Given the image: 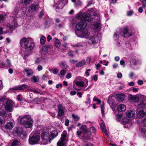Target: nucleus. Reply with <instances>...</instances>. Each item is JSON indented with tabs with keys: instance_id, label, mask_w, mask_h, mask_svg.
Segmentation results:
<instances>
[{
	"instance_id": "f257e3e1",
	"label": "nucleus",
	"mask_w": 146,
	"mask_h": 146,
	"mask_svg": "<svg viewBox=\"0 0 146 146\" xmlns=\"http://www.w3.org/2000/svg\"><path fill=\"white\" fill-rule=\"evenodd\" d=\"M90 11L93 15V19L90 17L89 14L86 13H78L76 15V17L81 21L84 20L87 21L93 22L94 23L93 25L94 28L95 29L99 28L100 26V17L98 11L94 8H92Z\"/></svg>"
},
{
	"instance_id": "f03ea898",
	"label": "nucleus",
	"mask_w": 146,
	"mask_h": 146,
	"mask_svg": "<svg viewBox=\"0 0 146 146\" xmlns=\"http://www.w3.org/2000/svg\"><path fill=\"white\" fill-rule=\"evenodd\" d=\"M93 33L90 32L87 29L85 28L84 30L76 32V34L77 36L81 38H85L89 39L88 42L89 44H94L98 42L99 40L98 37L93 36Z\"/></svg>"
},
{
	"instance_id": "7ed1b4c3",
	"label": "nucleus",
	"mask_w": 146,
	"mask_h": 146,
	"mask_svg": "<svg viewBox=\"0 0 146 146\" xmlns=\"http://www.w3.org/2000/svg\"><path fill=\"white\" fill-rule=\"evenodd\" d=\"M130 30L127 27H125L123 29H118L114 34L113 38L115 40H117L119 37V35L122 36L127 37L131 35L130 33Z\"/></svg>"
},
{
	"instance_id": "20e7f679",
	"label": "nucleus",
	"mask_w": 146,
	"mask_h": 146,
	"mask_svg": "<svg viewBox=\"0 0 146 146\" xmlns=\"http://www.w3.org/2000/svg\"><path fill=\"white\" fill-rule=\"evenodd\" d=\"M21 46L24 47L27 51L30 50L32 49L35 46L34 43L31 39L24 38L20 41Z\"/></svg>"
},
{
	"instance_id": "39448f33",
	"label": "nucleus",
	"mask_w": 146,
	"mask_h": 146,
	"mask_svg": "<svg viewBox=\"0 0 146 146\" xmlns=\"http://www.w3.org/2000/svg\"><path fill=\"white\" fill-rule=\"evenodd\" d=\"M39 132L41 134V144L46 145L51 143L49 134L48 132L44 129H41L39 130Z\"/></svg>"
},
{
	"instance_id": "423d86ee",
	"label": "nucleus",
	"mask_w": 146,
	"mask_h": 146,
	"mask_svg": "<svg viewBox=\"0 0 146 146\" xmlns=\"http://www.w3.org/2000/svg\"><path fill=\"white\" fill-rule=\"evenodd\" d=\"M20 122L24 125L25 127L26 128L31 127L33 126V120L29 115H25L20 120Z\"/></svg>"
},
{
	"instance_id": "0eeeda50",
	"label": "nucleus",
	"mask_w": 146,
	"mask_h": 146,
	"mask_svg": "<svg viewBox=\"0 0 146 146\" xmlns=\"http://www.w3.org/2000/svg\"><path fill=\"white\" fill-rule=\"evenodd\" d=\"M67 140V132L64 131L62 133L60 140L57 142V146H66V143Z\"/></svg>"
},
{
	"instance_id": "6e6552de",
	"label": "nucleus",
	"mask_w": 146,
	"mask_h": 146,
	"mask_svg": "<svg viewBox=\"0 0 146 146\" xmlns=\"http://www.w3.org/2000/svg\"><path fill=\"white\" fill-rule=\"evenodd\" d=\"M76 18L79 19L81 21L80 22L78 23L76 25V32H78L79 31H81L84 30L86 28L87 25L86 22V21L84 20L81 21L79 19L77 18L76 17Z\"/></svg>"
},
{
	"instance_id": "1a4fd4ad",
	"label": "nucleus",
	"mask_w": 146,
	"mask_h": 146,
	"mask_svg": "<svg viewBox=\"0 0 146 146\" xmlns=\"http://www.w3.org/2000/svg\"><path fill=\"white\" fill-rule=\"evenodd\" d=\"M40 139V136L38 134H35L33 136L29 137V141L31 145L36 144L39 141Z\"/></svg>"
},
{
	"instance_id": "9d476101",
	"label": "nucleus",
	"mask_w": 146,
	"mask_h": 146,
	"mask_svg": "<svg viewBox=\"0 0 146 146\" xmlns=\"http://www.w3.org/2000/svg\"><path fill=\"white\" fill-rule=\"evenodd\" d=\"M80 129L84 133V135L83 136L84 138L87 140H88L91 136V134L90 133L88 135V129L86 126L84 125L81 126Z\"/></svg>"
},
{
	"instance_id": "9b49d317",
	"label": "nucleus",
	"mask_w": 146,
	"mask_h": 146,
	"mask_svg": "<svg viewBox=\"0 0 146 146\" xmlns=\"http://www.w3.org/2000/svg\"><path fill=\"white\" fill-rule=\"evenodd\" d=\"M88 84V81L87 79H83L77 81L76 82V84L77 86L82 87L85 86L86 87Z\"/></svg>"
},
{
	"instance_id": "f8f14e48",
	"label": "nucleus",
	"mask_w": 146,
	"mask_h": 146,
	"mask_svg": "<svg viewBox=\"0 0 146 146\" xmlns=\"http://www.w3.org/2000/svg\"><path fill=\"white\" fill-rule=\"evenodd\" d=\"M56 9H62L64 5V0H54Z\"/></svg>"
},
{
	"instance_id": "ddd939ff",
	"label": "nucleus",
	"mask_w": 146,
	"mask_h": 146,
	"mask_svg": "<svg viewBox=\"0 0 146 146\" xmlns=\"http://www.w3.org/2000/svg\"><path fill=\"white\" fill-rule=\"evenodd\" d=\"M58 118L60 119V117L64 115L65 109L62 105L60 104L58 105Z\"/></svg>"
},
{
	"instance_id": "4468645a",
	"label": "nucleus",
	"mask_w": 146,
	"mask_h": 146,
	"mask_svg": "<svg viewBox=\"0 0 146 146\" xmlns=\"http://www.w3.org/2000/svg\"><path fill=\"white\" fill-rule=\"evenodd\" d=\"M13 107V103L10 100H7L6 102V105L5 106V110L9 111H12Z\"/></svg>"
},
{
	"instance_id": "2eb2a0df",
	"label": "nucleus",
	"mask_w": 146,
	"mask_h": 146,
	"mask_svg": "<svg viewBox=\"0 0 146 146\" xmlns=\"http://www.w3.org/2000/svg\"><path fill=\"white\" fill-rule=\"evenodd\" d=\"M146 115V111L141 110L137 111V116L139 118H141Z\"/></svg>"
},
{
	"instance_id": "dca6fc26",
	"label": "nucleus",
	"mask_w": 146,
	"mask_h": 146,
	"mask_svg": "<svg viewBox=\"0 0 146 146\" xmlns=\"http://www.w3.org/2000/svg\"><path fill=\"white\" fill-rule=\"evenodd\" d=\"M24 73L27 76L30 77L33 74V71L28 68H25L24 70Z\"/></svg>"
},
{
	"instance_id": "f3484780",
	"label": "nucleus",
	"mask_w": 146,
	"mask_h": 146,
	"mask_svg": "<svg viewBox=\"0 0 146 146\" xmlns=\"http://www.w3.org/2000/svg\"><path fill=\"white\" fill-rule=\"evenodd\" d=\"M28 86L26 84H23L21 86H15L10 89L11 90H21L28 88Z\"/></svg>"
},
{
	"instance_id": "a211bd4d",
	"label": "nucleus",
	"mask_w": 146,
	"mask_h": 146,
	"mask_svg": "<svg viewBox=\"0 0 146 146\" xmlns=\"http://www.w3.org/2000/svg\"><path fill=\"white\" fill-rule=\"evenodd\" d=\"M128 98L129 100L133 102H137L139 100V96L137 95L133 96L130 94L128 96Z\"/></svg>"
},
{
	"instance_id": "6ab92c4d",
	"label": "nucleus",
	"mask_w": 146,
	"mask_h": 146,
	"mask_svg": "<svg viewBox=\"0 0 146 146\" xmlns=\"http://www.w3.org/2000/svg\"><path fill=\"white\" fill-rule=\"evenodd\" d=\"M38 5L32 4L28 7V10L31 12L36 11L38 8Z\"/></svg>"
},
{
	"instance_id": "aec40b11",
	"label": "nucleus",
	"mask_w": 146,
	"mask_h": 146,
	"mask_svg": "<svg viewBox=\"0 0 146 146\" xmlns=\"http://www.w3.org/2000/svg\"><path fill=\"white\" fill-rule=\"evenodd\" d=\"M125 97V95L123 94H118L117 95V100L119 102H122Z\"/></svg>"
},
{
	"instance_id": "412c9836",
	"label": "nucleus",
	"mask_w": 146,
	"mask_h": 146,
	"mask_svg": "<svg viewBox=\"0 0 146 146\" xmlns=\"http://www.w3.org/2000/svg\"><path fill=\"white\" fill-rule=\"evenodd\" d=\"M51 47L50 45H46L42 47L41 53L43 55H45L48 50Z\"/></svg>"
},
{
	"instance_id": "4be33fe9",
	"label": "nucleus",
	"mask_w": 146,
	"mask_h": 146,
	"mask_svg": "<svg viewBox=\"0 0 146 146\" xmlns=\"http://www.w3.org/2000/svg\"><path fill=\"white\" fill-rule=\"evenodd\" d=\"M58 135V132L56 131H54L51 132L50 133L49 136L51 141L54 137H56Z\"/></svg>"
},
{
	"instance_id": "5701e85b",
	"label": "nucleus",
	"mask_w": 146,
	"mask_h": 146,
	"mask_svg": "<svg viewBox=\"0 0 146 146\" xmlns=\"http://www.w3.org/2000/svg\"><path fill=\"white\" fill-rule=\"evenodd\" d=\"M23 131V129L21 127L15 128L14 129V132L17 134L18 135L20 136Z\"/></svg>"
},
{
	"instance_id": "b1692460",
	"label": "nucleus",
	"mask_w": 146,
	"mask_h": 146,
	"mask_svg": "<svg viewBox=\"0 0 146 146\" xmlns=\"http://www.w3.org/2000/svg\"><path fill=\"white\" fill-rule=\"evenodd\" d=\"M5 27L7 28V32H7H12V31L13 30L14 26L13 24H8Z\"/></svg>"
},
{
	"instance_id": "393cba45",
	"label": "nucleus",
	"mask_w": 146,
	"mask_h": 146,
	"mask_svg": "<svg viewBox=\"0 0 146 146\" xmlns=\"http://www.w3.org/2000/svg\"><path fill=\"white\" fill-rule=\"evenodd\" d=\"M126 109L125 106L123 104H120L117 107V109L118 111L122 112L125 111Z\"/></svg>"
},
{
	"instance_id": "a878e982",
	"label": "nucleus",
	"mask_w": 146,
	"mask_h": 146,
	"mask_svg": "<svg viewBox=\"0 0 146 146\" xmlns=\"http://www.w3.org/2000/svg\"><path fill=\"white\" fill-rule=\"evenodd\" d=\"M13 127V123L11 122H8L5 126V127L6 129L10 130Z\"/></svg>"
},
{
	"instance_id": "bb28decb",
	"label": "nucleus",
	"mask_w": 146,
	"mask_h": 146,
	"mask_svg": "<svg viewBox=\"0 0 146 146\" xmlns=\"http://www.w3.org/2000/svg\"><path fill=\"white\" fill-rule=\"evenodd\" d=\"M126 115L128 117H132L135 115V112L131 110L128 111L126 113Z\"/></svg>"
},
{
	"instance_id": "cd10ccee",
	"label": "nucleus",
	"mask_w": 146,
	"mask_h": 146,
	"mask_svg": "<svg viewBox=\"0 0 146 146\" xmlns=\"http://www.w3.org/2000/svg\"><path fill=\"white\" fill-rule=\"evenodd\" d=\"M140 130L144 137H146V127H141L140 128Z\"/></svg>"
},
{
	"instance_id": "c85d7f7f",
	"label": "nucleus",
	"mask_w": 146,
	"mask_h": 146,
	"mask_svg": "<svg viewBox=\"0 0 146 146\" xmlns=\"http://www.w3.org/2000/svg\"><path fill=\"white\" fill-rule=\"evenodd\" d=\"M86 64V62L85 60H82L78 62L76 64L77 67H80Z\"/></svg>"
},
{
	"instance_id": "c756f323",
	"label": "nucleus",
	"mask_w": 146,
	"mask_h": 146,
	"mask_svg": "<svg viewBox=\"0 0 146 146\" xmlns=\"http://www.w3.org/2000/svg\"><path fill=\"white\" fill-rule=\"evenodd\" d=\"M101 129L103 133L107 135V131L106 128L105 126L104 123H102L100 125Z\"/></svg>"
},
{
	"instance_id": "7c9ffc66",
	"label": "nucleus",
	"mask_w": 146,
	"mask_h": 146,
	"mask_svg": "<svg viewBox=\"0 0 146 146\" xmlns=\"http://www.w3.org/2000/svg\"><path fill=\"white\" fill-rule=\"evenodd\" d=\"M54 40L55 42L54 44L55 46L57 47H59L60 46V41L56 38H54Z\"/></svg>"
},
{
	"instance_id": "2f4dec72",
	"label": "nucleus",
	"mask_w": 146,
	"mask_h": 146,
	"mask_svg": "<svg viewBox=\"0 0 146 146\" xmlns=\"http://www.w3.org/2000/svg\"><path fill=\"white\" fill-rule=\"evenodd\" d=\"M96 131V129L95 127H94L93 126L91 127L90 129L89 130V131L88 132V135L90 133L91 134V133H94Z\"/></svg>"
},
{
	"instance_id": "473e14b6",
	"label": "nucleus",
	"mask_w": 146,
	"mask_h": 146,
	"mask_svg": "<svg viewBox=\"0 0 146 146\" xmlns=\"http://www.w3.org/2000/svg\"><path fill=\"white\" fill-rule=\"evenodd\" d=\"M123 121L124 125L129 122H131L130 119L128 117H125L123 119Z\"/></svg>"
},
{
	"instance_id": "72a5a7b5",
	"label": "nucleus",
	"mask_w": 146,
	"mask_h": 146,
	"mask_svg": "<svg viewBox=\"0 0 146 146\" xmlns=\"http://www.w3.org/2000/svg\"><path fill=\"white\" fill-rule=\"evenodd\" d=\"M59 65L60 66L62 67V68L66 69L67 67V66L64 62H62L59 64Z\"/></svg>"
},
{
	"instance_id": "f704fd0d",
	"label": "nucleus",
	"mask_w": 146,
	"mask_h": 146,
	"mask_svg": "<svg viewBox=\"0 0 146 146\" xmlns=\"http://www.w3.org/2000/svg\"><path fill=\"white\" fill-rule=\"evenodd\" d=\"M31 79L35 82H38L39 80V78L38 77H36L34 75L32 76L31 78Z\"/></svg>"
},
{
	"instance_id": "c9c22d12",
	"label": "nucleus",
	"mask_w": 146,
	"mask_h": 146,
	"mask_svg": "<svg viewBox=\"0 0 146 146\" xmlns=\"http://www.w3.org/2000/svg\"><path fill=\"white\" fill-rule=\"evenodd\" d=\"M82 4V1L80 0H78L76 2L74 3L75 6H81Z\"/></svg>"
},
{
	"instance_id": "e433bc0d",
	"label": "nucleus",
	"mask_w": 146,
	"mask_h": 146,
	"mask_svg": "<svg viewBox=\"0 0 146 146\" xmlns=\"http://www.w3.org/2000/svg\"><path fill=\"white\" fill-rule=\"evenodd\" d=\"M22 139H24L27 136V134L25 132H24L23 131L20 136Z\"/></svg>"
},
{
	"instance_id": "4c0bfd02",
	"label": "nucleus",
	"mask_w": 146,
	"mask_h": 146,
	"mask_svg": "<svg viewBox=\"0 0 146 146\" xmlns=\"http://www.w3.org/2000/svg\"><path fill=\"white\" fill-rule=\"evenodd\" d=\"M46 41V38L45 37L42 36H41L40 38V42L42 44H44Z\"/></svg>"
},
{
	"instance_id": "58836bf2",
	"label": "nucleus",
	"mask_w": 146,
	"mask_h": 146,
	"mask_svg": "<svg viewBox=\"0 0 146 146\" xmlns=\"http://www.w3.org/2000/svg\"><path fill=\"white\" fill-rule=\"evenodd\" d=\"M138 106L139 107L144 108L146 106V103L143 102H141Z\"/></svg>"
},
{
	"instance_id": "ea45409f",
	"label": "nucleus",
	"mask_w": 146,
	"mask_h": 146,
	"mask_svg": "<svg viewBox=\"0 0 146 146\" xmlns=\"http://www.w3.org/2000/svg\"><path fill=\"white\" fill-rule=\"evenodd\" d=\"M104 104H103L101 105L100 106L101 111V113L102 115H104Z\"/></svg>"
},
{
	"instance_id": "a19ab883",
	"label": "nucleus",
	"mask_w": 146,
	"mask_h": 146,
	"mask_svg": "<svg viewBox=\"0 0 146 146\" xmlns=\"http://www.w3.org/2000/svg\"><path fill=\"white\" fill-rule=\"evenodd\" d=\"M132 123L131 122H129L124 125V126L125 127L128 128L132 125Z\"/></svg>"
},
{
	"instance_id": "79ce46f5",
	"label": "nucleus",
	"mask_w": 146,
	"mask_h": 146,
	"mask_svg": "<svg viewBox=\"0 0 146 146\" xmlns=\"http://www.w3.org/2000/svg\"><path fill=\"white\" fill-rule=\"evenodd\" d=\"M32 0H23L24 3L27 5L29 4L31 2Z\"/></svg>"
},
{
	"instance_id": "37998d69",
	"label": "nucleus",
	"mask_w": 146,
	"mask_h": 146,
	"mask_svg": "<svg viewBox=\"0 0 146 146\" xmlns=\"http://www.w3.org/2000/svg\"><path fill=\"white\" fill-rule=\"evenodd\" d=\"M19 143L18 141L16 140H14L11 144V146H15L17 144Z\"/></svg>"
},
{
	"instance_id": "c03bdc74",
	"label": "nucleus",
	"mask_w": 146,
	"mask_h": 146,
	"mask_svg": "<svg viewBox=\"0 0 146 146\" xmlns=\"http://www.w3.org/2000/svg\"><path fill=\"white\" fill-rule=\"evenodd\" d=\"M141 2L143 7L145 8L146 7V0H140Z\"/></svg>"
},
{
	"instance_id": "a18cd8bd",
	"label": "nucleus",
	"mask_w": 146,
	"mask_h": 146,
	"mask_svg": "<svg viewBox=\"0 0 146 146\" xmlns=\"http://www.w3.org/2000/svg\"><path fill=\"white\" fill-rule=\"evenodd\" d=\"M72 117L76 121L78 120L80 118L78 116L74 114H72Z\"/></svg>"
},
{
	"instance_id": "49530a36",
	"label": "nucleus",
	"mask_w": 146,
	"mask_h": 146,
	"mask_svg": "<svg viewBox=\"0 0 146 146\" xmlns=\"http://www.w3.org/2000/svg\"><path fill=\"white\" fill-rule=\"evenodd\" d=\"M94 101L97 102L98 104H100L101 102V101L99 99L97 98L96 97H95L93 99Z\"/></svg>"
},
{
	"instance_id": "de8ad7c7",
	"label": "nucleus",
	"mask_w": 146,
	"mask_h": 146,
	"mask_svg": "<svg viewBox=\"0 0 146 146\" xmlns=\"http://www.w3.org/2000/svg\"><path fill=\"white\" fill-rule=\"evenodd\" d=\"M6 98L5 96H0V102H3L5 100Z\"/></svg>"
},
{
	"instance_id": "09e8293b",
	"label": "nucleus",
	"mask_w": 146,
	"mask_h": 146,
	"mask_svg": "<svg viewBox=\"0 0 146 146\" xmlns=\"http://www.w3.org/2000/svg\"><path fill=\"white\" fill-rule=\"evenodd\" d=\"M83 146H93V145L88 142H85Z\"/></svg>"
},
{
	"instance_id": "8fccbe9b",
	"label": "nucleus",
	"mask_w": 146,
	"mask_h": 146,
	"mask_svg": "<svg viewBox=\"0 0 146 146\" xmlns=\"http://www.w3.org/2000/svg\"><path fill=\"white\" fill-rule=\"evenodd\" d=\"M4 17L3 15L0 14V22H2L4 20Z\"/></svg>"
},
{
	"instance_id": "3c124183",
	"label": "nucleus",
	"mask_w": 146,
	"mask_h": 146,
	"mask_svg": "<svg viewBox=\"0 0 146 146\" xmlns=\"http://www.w3.org/2000/svg\"><path fill=\"white\" fill-rule=\"evenodd\" d=\"M133 13V12L132 10H130L127 12V15L128 16H131Z\"/></svg>"
},
{
	"instance_id": "603ef678",
	"label": "nucleus",
	"mask_w": 146,
	"mask_h": 146,
	"mask_svg": "<svg viewBox=\"0 0 146 146\" xmlns=\"http://www.w3.org/2000/svg\"><path fill=\"white\" fill-rule=\"evenodd\" d=\"M92 78V79L93 80L95 81H96L98 79V75H95L93 76Z\"/></svg>"
},
{
	"instance_id": "864d4df0",
	"label": "nucleus",
	"mask_w": 146,
	"mask_h": 146,
	"mask_svg": "<svg viewBox=\"0 0 146 146\" xmlns=\"http://www.w3.org/2000/svg\"><path fill=\"white\" fill-rule=\"evenodd\" d=\"M113 97V96H110L108 97V102L109 103L110 102H111L112 100V98Z\"/></svg>"
},
{
	"instance_id": "5fc2aeb1",
	"label": "nucleus",
	"mask_w": 146,
	"mask_h": 146,
	"mask_svg": "<svg viewBox=\"0 0 146 146\" xmlns=\"http://www.w3.org/2000/svg\"><path fill=\"white\" fill-rule=\"evenodd\" d=\"M66 72L64 70H62L60 72V74L62 76H64L65 73Z\"/></svg>"
},
{
	"instance_id": "6e6d98bb",
	"label": "nucleus",
	"mask_w": 146,
	"mask_h": 146,
	"mask_svg": "<svg viewBox=\"0 0 146 146\" xmlns=\"http://www.w3.org/2000/svg\"><path fill=\"white\" fill-rule=\"evenodd\" d=\"M22 97L21 95H19L17 96V100L19 101L22 100Z\"/></svg>"
},
{
	"instance_id": "4d7b16f0",
	"label": "nucleus",
	"mask_w": 146,
	"mask_h": 146,
	"mask_svg": "<svg viewBox=\"0 0 146 146\" xmlns=\"http://www.w3.org/2000/svg\"><path fill=\"white\" fill-rule=\"evenodd\" d=\"M58 71L59 70L58 69H54L53 70V73L55 74H57L58 73Z\"/></svg>"
},
{
	"instance_id": "13d9d810",
	"label": "nucleus",
	"mask_w": 146,
	"mask_h": 146,
	"mask_svg": "<svg viewBox=\"0 0 146 146\" xmlns=\"http://www.w3.org/2000/svg\"><path fill=\"white\" fill-rule=\"evenodd\" d=\"M70 62L71 64H73L77 62H78V61L76 60L72 59L70 60Z\"/></svg>"
},
{
	"instance_id": "bf43d9fd",
	"label": "nucleus",
	"mask_w": 146,
	"mask_h": 146,
	"mask_svg": "<svg viewBox=\"0 0 146 146\" xmlns=\"http://www.w3.org/2000/svg\"><path fill=\"white\" fill-rule=\"evenodd\" d=\"M143 9L142 7H139L138 9V12L140 13H142L143 12Z\"/></svg>"
},
{
	"instance_id": "052dcab7",
	"label": "nucleus",
	"mask_w": 146,
	"mask_h": 146,
	"mask_svg": "<svg viewBox=\"0 0 146 146\" xmlns=\"http://www.w3.org/2000/svg\"><path fill=\"white\" fill-rule=\"evenodd\" d=\"M42 67L41 65H38L37 67V70L38 71H40L42 70Z\"/></svg>"
},
{
	"instance_id": "680f3d73",
	"label": "nucleus",
	"mask_w": 146,
	"mask_h": 146,
	"mask_svg": "<svg viewBox=\"0 0 146 146\" xmlns=\"http://www.w3.org/2000/svg\"><path fill=\"white\" fill-rule=\"evenodd\" d=\"M76 92L74 91H72L70 92V95L72 96H73L76 94Z\"/></svg>"
},
{
	"instance_id": "e2e57ef3",
	"label": "nucleus",
	"mask_w": 146,
	"mask_h": 146,
	"mask_svg": "<svg viewBox=\"0 0 146 146\" xmlns=\"http://www.w3.org/2000/svg\"><path fill=\"white\" fill-rule=\"evenodd\" d=\"M72 76L71 74L70 73H68L66 76V77L67 78H70Z\"/></svg>"
},
{
	"instance_id": "0e129e2a",
	"label": "nucleus",
	"mask_w": 146,
	"mask_h": 146,
	"mask_svg": "<svg viewBox=\"0 0 146 146\" xmlns=\"http://www.w3.org/2000/svg\"><path fill=\"white\" fill-rule=\"evenodd\" d=\"M52 39V38L50 36V35H47V40L48 42H50V40H51Z\"/></svg>"
},
{
	"instance_id": "69168bd1",
	"label": "nucleus",
	"mask_w": 146,
	"mask_h": 146,
	"mask_svg": "<svg viewBox=\"0 0 146 146\" xmlns=\"http://www.w3.org/2000/svg\"><path fill=\"white\" fill-rule=\"evenodd\" d=\"M137 83L139 85H141L143 84V82L142 80H140L138 81Z\"/></svg>"
},
{
	"instance_id": "338daca9",
	"label": "nucleus",
	"mask_w": 146,
	"mask_h": 146,
	"mask_svg": "<svg viewBox=\"0 0 146 146\" xmlns=\"http://www.w3.org/2000/svg\"><path fill=\"white\" fill-rule=\"evenodd\" d=\"M91 58L90 57H88L86 59V61L87 62L89 63L90 62Z\"/></svg>"
},
{
	"instance_id": "774afa93",
	"label": "nucleus",
	"mask_w": 146,
	"mask_h": 146,
	"mask_svg": "<svg viewBox=\"0 0 146 146\" xmlns=\"http://www.w3.org/2000/svg\"><path fill=\"white\" fill-rule=\"evenodd\" d=\"M143 123L145 126H146V117L143 120Z\"/></svg>"
}]
</instances>
